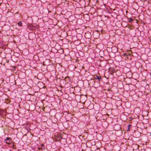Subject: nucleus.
Returning <instances> with one entry per match:
<instances>
[{"label": "nucleus", "mask_w": 151, "mask_h": 151, "mask_svg": "<svg viewBox=\"0 0 151 151\" xmlns=\"http://www.w3.org/2000/svg\"><path fill=\"white\" fill-rule=\"evenodd\" d=\"M129 20L128 21L129 22H131L133 21V19L132 18H129Z\"/></svg>", "instance_id": "nucleus-7"}, {"label": "nucleus", "mask_w": 151, "mask_h": 151, "mask_svg": "<svg viewBox=\"0 0 151 151\" xmlns=\"http://www.w3.org/2000/svg\"><path fill=\"white\" fill-rule=\"evenodd\" d=\"M11 138L10 137H7L6 138V139H5V141H6L7 142L8 141L9 142H11Z\"/></svg>", "instance_id": "nucleus-4"}, {"label": "nucleus", "mask_w": 151, "mask_h": 151, "mask_svg": "<svg viewBox=\"0 0 151 151\" xmlns=\"http://www.w3.org/2000/svg\"><path fill=\"white\" fill-rule=\"evenodd\" d=\"M94 78L95 79H98L99 81H100L101 79V76H98L97 75H95Z\"/></svg>", "instance_id": "nucleus-3"}, {"label": "nucleus", "mask_w": 151, "mask_h": 151, "mask_svg": "<svg viewBox=\"0 0 151 151\" xmlns=\"http://www.w3.org/2000/svg\"><path fill=\"white\" fill-rule=\"evenodd\" d=\"M131 124H129L128 125V126H127L128 129H127V131L128 132L130 131V127H131Z\"/></svg>", "instance_id": "nucleus-5"}, {"label": "nucleus", "mask_w": 151, "mask_h": 151, "mask_svg": "<svg viewBox=\"0 0 151 151\" xmlns=\"http://www.w3.org/2000/svg\"><path fill=\"white\" fill-rule=\"evenodd\" d=\"M18 24L19 26H21L22 25V22L21 21H20L18 23Z\"/></svg>", "instance_id": "nucleus-6"}, {"label": "nucleus", "mask_w": 151, "mask_h": 151, "mask_svg": "<svg viewBox=\"0 0 151 151\" xmlns=\"http://www.w3.org/2000/svg\"><path fill=\"white\" fill-rule=\"evenodd\" d=\"M27 27L28 29L30 30H33L34 29V27L32 24H29L27 26Z\"/></svg>", "instance_id": "nucleus-2"}, {"label": "nucleus", "mask_w": 151, "mask_h": 151, "mask_svg": "<svg viewBox=\"0 0 151 151\" xmlns=\"http://www.w3.org/2000/svg\"><path fill=\"white\" fill-rule=\"evenodd\" d=\"M38 150H41L42 149V148L38 147Z\"/></svg>", "instance_id": "nucleus-8"}, {"label": "nucleus", "mask_w": 151, "mask_h": 151, "mask_svg": "<svg viewBox=\"0 0 151 151\" xmlns=\"http://www.w3.org/2000/svg\"><path fill=\"white\" fill-rule=\"evenodd\" d=\"M41 146L42 147H43L44 146V145L43 144H42L41 145Z\"/></svg>", "instance_id": "nucleus-9"}, {"label": "nucleus", "mask_w": 151, "mask_h": 151, "mask_svg": "<svg viewBox=\"0 0 151 151\" xmlns=\"http://www.w3.org/2000/svg\"><path fill=\"white\" fill-rule=\"evenodd\" d=\"M126 53H125V54H124V55H126Z\"/></svg>", "instance_id": "nucleus-10"}, {"label": "nucleus", "mask_w": 151, "mask_h": 151, "mask_svg": "<svg viewBox=\"0 0 151 151\" xmlns=\"http://www.w3.org/2000/svg\"><path fill=\"white\" fill-rule=\"evenodd\" d=\"M109 71L110 74H112L115 72V69L114 68H110L109 69Z\"/></svg>", "instance_id": "nucleus-1"}]
</instances>
